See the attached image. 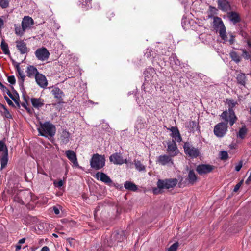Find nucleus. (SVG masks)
Wrapping results in <instances>:
<instances>
[{"instance_id": "obj_1", "label": "nucleus", "mask_w": 251, "mask_h": 251, "mask_svg": "<svg viewBox=\"0 0 251 251\" xmlns=\"http://www.w3.org/2000/svg\"><path fill=\"white\" fill-rule=\"evenodd\" d=\"M213 28L216 31L218 32L219 35L224 42L228 41L230 44L232 45L234 42V36L232 33L229 34L230 38L228 39L226 27L221 19L216 17L213 19Z\"/></svg>"}, {"instance_id": "obj_2", "label": "nucleus", "mask_w": 251, "mask_h": 251, "mask_svg": "<svg viewBox=\"0 0 251 251\" xmlns=\"http://www.w3.org/2000/svg\"><path fill=\"white\" fill-rule=\"evenodd\" d=\"M38 130L41 136L45 137H52L54 136L56 132L55 126L49 122H46L44 123H40V126Z\"/></svg>"}, {"instance_id": "obj_3", "label": "nucleus", "mask_w": 251, "mask_h": 251, "mask_svg": "<svg viewBox=\"0 0 251 251\" xmlns=\"http://www.w3.org/2000/svg\"><path fill=\"white\" fill-rule=\"evenodd\" d=\"M33 24V20L31 17H24L22 22V27L20 26L15 27L16 34L20 36H22L26 30L30 29L32 27Z\"/></svg>"}, {"instance_id": "obj_4", "label": "nucleus", "mask_w": 251, "mask_h": 251, "mask_svg": "<svg viewBox=\"0 0 251 251\" xmlns=\"http://www.w3.org/2000/svg\"><path fill=\"white\" fill-rule=\"evenodd\" d=\"M105 163V159L103 156L98 154H94L90 160L91 167L95 170L102 168Z\"/></svg>"}, {"instance_id": "obj_5", "label": "nucleus", "mask_w": 251, "mask_h": 251, "mask_svg": "<svg viewBox=\"0 0 251 251\" xmlns=\"http://www.w3.org/2000/svg\"><path fill=\"white\" fill-rule=\"evenodd\" d=\"M178 180L176 178H171L168 179H159L157 185L158 188L161 190L163 189H169L176 186Z\"/></svg>"}, {"instance_id": "obj_6", "label": "nucleus", "mask_w": 251, "mask_h": 251, "mask_svg": "<svg viewBox=\"0 0 251 251\" xmlns=\"http://www.w3.org/2000/svg\"><path fill=\"white\" fill-rule=\"evenodd\" d=\"M185 153L191 158H196L199 155L200 151L197 148L193 146L189 143H185L184 145Z\"/></svg>"}, {"instance_id": "obj_7", "label": "nucleus", "mask_w": 251, "mask_h": 251, "mask_svg": "<svg viewBox=\"0 0 251 251\" xmlns=\"http://www.w3.org/2000/svg\"><path fill=\"white\" fill-rule=\"evenodd\" d=\"M222 118L226 122H229L230 126H232L236 122L237 118L233 110L229 108L228 111H224L221 115Z\"/></svg>"}, {"instance_id": "obj_8", "label": "nucleus", "mask_w": 251, "mask_h": 251, "mask_svg": "<svg viewBox=\"0 0 251 251\" xmlns=\"http://www.w3.org/2000/svg\"><path fill=\"white\" fill-rule=\"evenodd\" d=\"M227 130V123H220L214 126V133L218 137H222L226 134Z\"/></svg>"}, {"instance_id": "obj_9", "label": "nucleus", "mask_w": 251, "mask_h": 251, "mask_svg": "<svg viewBox=\"0 0 251 251\" xmlns=\"http://www.w3.org/2000/svg\"><path fill=\"white\" fill-rule=\"evenodd\" d=\"M36 57L38 59L41 61H45L48 59L50 53L45 48H40L35 51Z\"/></svg>"}, {"instance_id": "obj_10", "label": "nucleus", "mask_w": 251, "mask_h": 251, "mask_svg": "<svg viewBox=\"0 0 251 251\" xmlns=\"http://www.w3.org/2000/svg\"><path fill=\"white\" fill-rule=\"evenodd\" d=\"M110 162L116 165H122L125 163L127 164L126 159H124L121 154L116 153L111 155L109 157Z\"/></svg>"}, {"instance_id": "obj_11", "label": "nucleus", "mask_w": 251, "mask_h": 251, "mask_svg": "<svg viewBox=\"0 0 251 251\" xmlns=\"http://www.w3.org/2000/svg\"><path fill=\"white\" fill-rule=\"evenodd\" d=\"M214 167L209 164H201L197 166L196 170L200 175L207 174L211 172Z\"/></svg>"}, {"instance_id": "obj_12", "label": "nucleus", "mask_w": 251, "mask_h": 251, "mask_svg": "<svg viewBox=\"0 0 251 251\" xmlns=\"http://www.w3.org/2000/svg\"><path fill=\"white\" fill-rule=\"evenodd\" d=\"M173 156L163 155H160L157 158V162L161 165H170L173 164L171 157Z\"/></svg>"}, {"instance_id": "obj_13", "label": "nucleus", "mask_w": 251, "mask_h": 251, "mask_svg": "<svg viewBox=\"0 0 251 251\" xmlns=\"http://www.w3.org/2000/svg\"><path fill=\"white\" fill-rule=\"evenodd\" d=\"M97 179L101 181L102 182L111 185L112 184V181L110 177L105 174L102 172H98L95 175Z\"/></svg>"}, {"instance_id": "obj_14", "label": "nucleus", "mask_w": 251, "mask_h": 251, "mask_svg": "<svg viewBox=\"0 0 251 251\" xmlns=\"http://www.w3.org/2000/svg\"><path fill=\"white\" fill-rule=\"evenodd\" d=\"M167 151L171 156H176L177 154L178 151L176 143L174 140L167 143Z\"/></svg>"}, {"instance_id": "obj_15", "label": "nucleus", "mask_w": 251, "mask_h": 251, "mask_svg": "<svg viewBox=\"0 0 251 251\" xmlns=\"http://www.w3.org/2000/svg\"><path fill=\"white\" fill-rule=\"evenodd\" d=\"M35 79L38 85L41 87L43 88L47 87L48 85V81L45 75L39 73L35 76Z\"/></svg>"}, {"instance_id": "obj_16", "label": "nucleus", "mask_w": 251, "mask_h": 251, "mask_svg": "<svg viewBox=\"0 0 251 251\" xmlns=\"http://www.w3.org/2000/svg\"><path fill=\"white\" fill-rule=\"evenodd\" d=\"M65 154L68 159L72 162L75 166H78L76 155L73 151L70 150H67L65 152Z\"/></svg>"}, {"instance_id": "obj_17", "label": "nucleus", "mask_w": 251, "mask_h": 251, "mask_svg": "<svg viewBox=\"0 0 251 251\" xmlns=\"http://www.w3.org/2000/svg\"><path fill=\"white\" fill-rule=\"evenodd\" d=\"M169 129L172 132L171 136L174 139L173 140L177 142H180L182 138L178 128L176 126H172Z\"/></svg>"}, {"instance_id": "obj_18", "label": "nucleus", "mask_w": 251, "mask_h": 251, "mask_svg": "<svg viewBox=\"0 0 251 251\" xmlns=\"http://www.w3.org/2000/svg\"><path fill=\"white\" fill-rule=\"evenodd\" d=\"M70 136V134L69 132L63 130L59 138L61 143L64 145L67 144L69 142Z\"/></svg>"}, {"instance_id": "obj_19", "label": "nucleus", "mask_w": 251, "mask_h": 251, "mask_svg": "<svg viewBox=\"0 0 251 251\" xmlns=\"http://www.w3.org/2000/svg\"><path fill=\"white\" fill-rule=\"evenodd\" d=\"M124 238L125 236L123 235V234H119L116 232H114L112 234L111 236L110 243H113L114 244L113 245H115L114 242L116 241H117L118 242H121L123 241Z\"/></svg>"}, {"instance_id": "obj_20", "label": "nucleus", "mask_w": 251, "mask_h": 251, "mask_svg": "<svg viewBox=\"0 0 251 251\" xmlns=\"http://www.w3.org/2000/svg\"><path fill=\"white\" fill-rule=\"evenodd\" d=\"M16 47L22 54H25L28 51L26 44L23 41H17Z\"/></svg>"}, {"instance_id": "obj_21", "label": "nucleus", "mask_w": 251, "mask_h": 251, "mask_svg": "<svg viewBox=\"0 0 251 251\" xmlns=\"http://www.w3.org/2000/svg\"><path fill=\"white\" fill-rule=\"evenodd\" d=\"M31 102L33 106L37 109L41 107L44 104L43 100L40 98H32L31 99Z\"/></svg>"}, {"instance_id": "obj_22", "label": "nucleus", "mask_w": 251, "mask_h": 251, "mask_svg": "<svg viewBox=\"0 0 251 251\" xmlns=\"http://www.w3.org/2000/svg\"><path fill=\"white\" fill-rule=\"evenodd\" d=\"M51 93L54 96V97L57 99L59 100H62L63 94L62 91L58 88H54L51 90Z\"/></svg>"}, {"instance_id": "obj_23", "label": "nucleus", "mask_w": 251, "mask_h": 251, "mask_svg": "<svg viewBox=\"0 0 251 251\" xmlns=\"http://www.w3.org/2000/svg\"><path fill=\"white\" fill-rule=\"evenodd\" d=\"M17 71L18 72V83L20 86H22L25 80V75L24 72L22 71L18 66L17 67Z\"/></svg>"}, {"instance_id": "obj_24", "label": "nucleus", "mask_w": 251, "mask_h": 251, "mask_svg": "<svg viewBox=\"0 0 251 251\" xmlns=\"http://www.w3.org/2000/svg\"><path fill=\"white\" fill-rule=\"evenodd\" d=\"M27 73L28 76L30 77L33 75L35 76L39 74L36 68L33 66H29L27 67Z\"/></svg>"}, {"instance_id": "obj_25", "label": "nucleus", "mask_w": 251, "mask_h": 251, "mask_svg": "<svg viewBox=\"0 0 251 251\" xmlns=\"http://www.w3.org/2000/svg\"><path fill=\"white\" fill-rule=\"evenodd\" d=\"M219 7L222 10L226 11L229 9V5L226 0H218Z\"/></svg>"}, {"instance_id": "obj_26", "label": "nucleus", "mask_w": 251, "mask_h": 251, "mask_svg": "<svg viewBox=\"0 0 251 251\" xmlns=\"http://www.w3.org/2000/svg\"><path fill=\"white\" fill-rule=\"evenodd\" d=\"M188 180L191 184H194L197 180V176L193 170H190L188 173Z\"/></svg>"}, {"instance_id": "obj_27", "label": "nucleus", "mask_w": 251, "mask_h": 251, "mask_svg": "<svg viewBox=\"0 0 251 251\" xmlns=\"http://www.w3.org/2000/svg\"><path fill=\"white\" fill-rule=\"evenodd\" d=\"M8 162V153L7 151L6 152H4L3 155L1 156L0 158V163H1V169H2L4 168L7 164Z\"/></svg>"}, {"instance_id": "obj_28", "label": "nucleus", "mask_w": 251, "mask_h": 251, "mask_svg": "<svg viewBox=\"0 0 251 251\" xmlns=\"http://www.w3.org/2000/svg\"><path fill=\"white\" fill-rule=\"evenodd\" d=\"M124 187L126 189L131 191H135L137 190V186L130 181H126L124 184Z\"/></svg>"}, {"instance_id": "obj_29", "label": "nucleus", "mask_w": 251, "mask_h": 251, "mask_svg": "<svg viewBox=\"0 0 251 251\" xmlns=\"http://www.w3.org/2000/svg\"><path fill=\"white\" fill-rule=\"evenodd\" d=\"M229 18L234 23L239 22L240 20L239 15L237 13L233 12L229 14Z\"/></svg>"}, {"instance_id": "obj_30", "label": "nucleus", "mask_w": 251, "mask_h": 251, "mask_svg": "<svg viewBox=\"0 0 251 251\" xmlns=\"http://www.w3.org/2000/svg\"><path fill=\"white\" fill-rule=\"evenodd\" d=\"M81 7L84 10H87L91 7L90 0H81Z\"/></svg>"}, {"instance_id": "obj_31", "label": "nucleus", "mask_w": 251, "mask_h": 251, "mask_svg": "<svg viewBox=\"0 0 251 251\" xmlns=\"http://www.w3.org/2000/svg\"><path fill=\"white\" fill-rule=\"evenodd\" d=\"M0 46L1 49L5 54H9L10 53L8 45L5 43L4 40L2 41Z\"/></svg>"}, {"instance_id": "obj_32", "label": "nucleus", "mask_w": 251, "mask_h": 251, "mask_svg": "<svg viewBox=\"0 0 251 251\" xmlns=\"http://www.w3.org/2000/svg\"><path fill=\"white\" fill-rule=\"evenodd\" d=\"M230 56L232 59L236 63H238L241 61V57L235 51L231 52L230 53Z\"/></svg>"}, {"instance_id": "obj_33", "label": "nucleus", "mask_w": 251, "mask_h": 251, "mask_svg": "<svg viewBox=\"0 0 251 251\" xmlns=\"http://www.w3.org/2000/svg\"><path fill=\"white\" fill-rule=\"evenodd\" d=\"M113 243H108L107 245L104 244L100 248L97 249L98 251H109V247L113 246Z\"/></svg>"}, {"instance_id": "obj_34", "label": "nucleus", "mask_w": 251, "mask_h": 251, "mask_svg": "<svg viewBox=\"0 0 251 251\" xmlns=\"http://www.w3.org/2000/svg\"><path fill=\"white\" fill-rule=\"evenodd\" d=\"M135 166L136 169L139 171H144L145 166L143 165L140 161H137L135 162Z\"/></svg>"}, {"instance_id": "obj_35", "label": "nucleus", "mask_w": 251, "mask_h": 251, "mask_svg": "<svg viewBox=\"0 0 251 251\" xmlns=\"http://www.w3.org/2000/svg\"><path fill=\"white\" fill-rule=\"evenodd\" d=\"M246 133H247L246 128L245 127H243L240 129L238 135L240 138L243 139L245 137V136L246 134Z\"/></svg>"}, {"instance_id": "obj_36", "label": "nucleus", "mask_w": 251, "mask_h": 251, "mask_svg": "<svg viewBox=\"0 0 251 251\" xmlns=\"http://www.w3.org/2000/svg\"><path fill=\"white\" fill-rule=\"evenodd\" d=\"M9 6L8 0H0V6L2 8H6Z\"/></svg>"}, {"instance_id": "obj_37", "label": "nucleus", "mask_w": 251, "mask_h": 251, "mask_svg": "<svg viewBox=\"0 0 251 251\" xmlns=\"http://www.w3.org/2000/svg\"><path fill=\"white\" fill-rule=\"evenodd\" d=\"M238 81L241 84L244 85L245 83V75H239L237 77Z\"/></svg>"}, {"instance_id": "obj_38", "label": "nucleus", "mask_w": 251, "mask_h": 251, "mask_svg": "<svg viewBox=\"0 0 251 251\" xmlns=\"http://www.w3.org/2000/svg\"><path fill=\"white\" fill-rule=\"evenodd\" d=\"M227 103L229 107V108H231L232 109V108L234 107L237 104V102L233 100H227Z\"/></svg>"}, {"instance_id": "obj_39", "label": "nucleus", "mask_w": 251, "mask_h": 251, "mask_svg": "<svg viewBox=\"0 0 251 251\" xmlns=\"http://www.w3.org/2000/svg\"><path fill=\"white\" fill-rule=\"evenodd\" d=\"M178 247V243L176 242L172 245L168 249V251H176Z\"/></svg>"}, {"instance_id": "obj_40", "label": "nucleus", "mask_w": 251, "mask_h": 251, "mask_svg": "<svg viewBox=\"0 0 251 251\" xmlns=\"http://www.w3.org/2000/svg\"><path fill=\"white\" fill-rule=\"evenodd\" d=\"M220 158L222 160H226L228 158L227 152L226 151H222L220 152Z\"/></svg>"}, {"instance_id": "obj_41", "label": "nucleus", "mask_w": 251, "mask_h": 251, "mask_svg": "<svg viewBox=\"0 0 251 251\" xmlns=\"http://www.w3.org/2000/svg\"><path fill=\"white\" fill-rule=\"evenodd\" d=\"M242 56L246 59H251V56L250 55L249 53L245 50H243Z\"/></svg>"}, {"instance_id": "obj_42", "label": "nucleus", "mask_w": 251, "mask_h": 251, "mask_svg": "<svg viewBox=\"0 0 251 251\" xmlns=\"http://www.w3.org/2000/svg\"><path fill=\"white\" fill-rule=\"evenodd\" d=\"M5 151L4 152L7 151V148L4 143L2 141H0V151Z\"/></svg>"}, {"instance_id": "obj_43", "label": "nucleus", "mask_w": 251, "mask_h": 251, "mask_svg": "<svg viewBox=\"0 0 251 251\" xmlns=\"http://www.w3.org/2000/svg\"><path fill=\"white\" fill-rule=\"evenodd\" d=\"M8 81L11 84H14L16 80L15 77L13 75H10L8 77Z\"/></svg>"}, {"instance_id": "obj_44", "label": "nucleus", "mask_w": 251, "mask_h": 251, "mask_svg": "<svg viewBox=\"0 0 251 251\" xmlns=\"http://www.w3.org/2000/svg\"><path fill=\"white\" fill-rule=\"evenodd\" d=\"M53 184L54 185L56 186V187H61L63 186V181L62 180H60L58 182H56V181H54L53 182Z\"/></svg>"}, {"instance_id": "obj_45", "label": "nucleus", "mask_w": 251, "mask_h": 251, "mask_svg": "<svg viewBox=\"0 0 251 251\" xmlns=\"http://www.w3.org/2000/svg\"><path fill=\"white\" fill-rule=\"evenodd\" d=\"M242 183H243V180H242L239 183H238L237 184H236L234 188V190H233L234 192H237L239 190V189L240 188L241 186L242 185Z\"/></svg>"}, {"instance_id": "obj_46", "label": "nucleus", "mask_w": 251, "mask_h": 251, "mask_svg": "<svg viewBox=\"0 0 251 251\" xmlns=\"http://www.w3.org/2000/svg\"><path fill=\"white\" fill-rule=\"evenodd\" d=\"M242 167V162H240L237 166L235 167V170L236 171H239Z\"/></svg>"}, {"instance_id": "obj_47", "label": "nucleus", "mask_w": 251, "mask_h": 251, "mask_svg": "<svg viewBox=\"0 0 251 251\" xmlns=\"http://www.w3.org/2000/svg\"><path fill=\"white\" fill-rule=\"evenodd\" d=\"M53 211L56 215H58L59 213V210L56 207H53Z\"/></svg>"}, {"instance_id": "obj_48", "label": "nucleus", "mask_w": 251, "mask_h": 251, "mask_svg": "<svg viewBox=\"0 0 251 251\" xmlns=\"http://www.w3.org/2000/svg\"><path fill=\"white\" fill-rule=\"evenodd\" d=\"M41 251H50V249L47 246H44L42 248Z\"/></svg>"}, {"instance_id": "obj_49", "label": "nucleus", "mask_w": 251, "mask_h": 251, "mask_svg": "<svg viewBox=\"0 0 251 251\" xmlns=\"http://www.w3.org/2000/svg\"><path fill=\"white\" fill-rule=\"evenodd\" d=\"M25 238H22V239H21L19 241V242H18V244H24V243L25 242Z\"/></svg>"}, {"instance_id": "obj_50", "label": "nucleus", "mask_w": 251, "mask_h": 251, "mask_svg": "<svg viewBox=\"0 0 251 251\" xmlns=\"http://www.w3.org/2000/svg\"><path fill=\"white\" fill-rule=\"evenodd\" d=\"M21 248V246L20 245V244H18V245H16V251H17L19 250H20Z\"/></svg>"}, {"instance_id": "obj_51", "label": "nucleus", "mask_w": 251, "mask_h": 251, "mask_svg": "<svg viewBox=\"0 0 251 251\" xmlns=\"http://www.w3.org/2000/svg\"><path fill=\"white\" fill-rule=\"evenodd\" d=\"M3 25V21L1 18H0V28L2 27Z\"/></svg>"}, {"instance_id": "obj_52", "label": "nucleus", "mask_w": 251, "mask_h": 251, "mask_svg": "<svg viewBox=\"0 0 251 251\" xmlns=\"http://www.w3.org/2000/svg\"><path fill=\"white\" fill-rule=\"evenodd\" d=\"M6 101L9 105L12 104V102L8 98H6Z\"/></svg>"}, {"instance_id": "obj_53", "label": "nucleus", "mask_w": 251, "mask_h": 251, "mask_svg": "<svg viewBox=\"0 0 251 251\" xmlns=\"http://www.w3.org/2000/svg\"><path fill=\"white\" fill-rule=\"evenodd\" d=\"M8 95L9 96V97H10L12 99V100L14 101H15V102L17 101L16 99H15L13 97H12L11 94H8Z\"/></svg>"}, {"instance_id": "obj_54", "label": "nucleus", "mask_w": 251, "mask_h": 251, "mask_svg": "<svg viewBox=\"0 0 251 251\" xmlns=\"http://www.w3.org/2000/svg\"><path fill=\"white\" fill-rule=\"evenodd\" d=\"M247 44H248V46L251 47V41H248L247 42Z\"/></svg>"}, {"instance_id": "obj_55", "label": "nucleus", "mask_w": 251, "mask_h": 251, "mask_svg": "<svg viewBox=\"0 0 251 251\" xmlns=\"http://www.w3.org/2000/svg\"><path fill=\"white\" fill-rule=\"evenodd\" d=\"M52 235H53V236H54L55 237H58V236H57L56 234H54H54H53Z\"/></svg>"}, {"instance_id": "obj_56", "label": "nucleus", "mask_w": 251, "mask_h": 251, "mask_svg": "<svg viewBox=\"0 0 251 251\" xmlns=\"http://www.w3.org/2000/svg\"><path fill=\"white\" fill-rule=\"evenodd\" d=\"M22 106H23V107H25V104H22Z\"/></svg>"}, {"instance_id": "obj_57", "label": "nucleus", "mask_w": 251, "mask_h": 251, "mask_svg": "<svg viewBox=\"0 0 251 251\" xmlns=\"http://www.w3.org/2000/svg\"><path fill=\"white\" fill-rule=\"evenodd\" d=\"M156 190H157V189H155L154 190V192L155 193H156Z\"/></svg>"}]
</instances>
